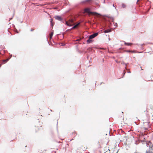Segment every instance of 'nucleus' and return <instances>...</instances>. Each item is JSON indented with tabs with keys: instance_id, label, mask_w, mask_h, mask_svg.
<instances>
[{
	"instance_id": "20",
	"label": "nucleus",
	"mask_w": 153,
	"mask_h": 153,
	"mask_svg": "<svg viewBox=\"0 0 153 153\" xmlns=\"http://www.w3.org/2000/svg\"><path fill=\"white\" fill-rule=\"evenodd\" d=\"M115 25H116V26H117V23H116L115 24Z\"/></svg>"
},
{
	"instance_id": "4",
	"label": "nucleus",
	"mask_w": 153,
	"mask_h": 153,
	"mask_svg": "<svg viewBox=\"0 0 153 153\" xmlns=\"http://www.w3.org/2000/svg\"><path fill=\"white\" fill-rule=\"evenodd\" d=\"M65 23L68 26H72L74 24V20L72 19H71L68 21H66Z\"/></svg>"
},
{
	"instance_id": "17",
	"label": "nucleus",
	"mask_w": 153,
	"mask_h": 153,
	"mask_svg": "<svg viewBox=\"0 0 153 153\" xmlns=\"http://www.w3.org/2000/svg\"><path fill=\"white\" fill-rule=\"evenodd\" d=\"M52 21H53V19H51V25L52 26V27L53 26V23L52 22Z\"/></svg>"
},
{
	"instance_id": "25",
	"label": "nucleus",
	"mask_w": 153,
	"mask_h": 153,
	"mask_svg": "<svg viewBox=\"0 0 153 153\" xmlns=\"http://www.w3.org/2000/svg\"><path fill=\"white\" fill-rule=\"evenodd\" d=\"M113 6L114 7V4H113Z\"/></svg>"
},
{
	"instance_id": "6",
	"label": "nucleus",
	"mask_w": 153,
	"mask_h": 153,
	"mask_svg": "<svg viewBox=\"0 0 153 153\" xmlns=\"http://www.w3.org/2000/svg\"><path fill=\"white\" fill-rule=\"evenodd\" d=\"M54 18L56 19L57 20L59 21H61L62 20V17L59 16H55Z\"/></svg>"
},
{
	"instance_id": "13",
	"label": "nucleus",
	"mask_w": 153,
	"mask_h": 153,
	"mask_svg": "<svg viewBox=\"0 0 153 153\" xmlns=\"http://www.w3.org/2000/svg\"><path fill=\"white\" fill-rule=\"evenodd\" d=\"M125 44L126 45L129 46L131 45L132 44L129 43H125Z\"/></svg>"
},
{
	"instance_id": "16",
	"label": "nucleus",
	"mask_w": 153,
	"mask_h": 153,
	"mask_svg": "<svg viewBox=\"0 0 153 153\" xmlns=\"http://www.w3.org/2000/svg\"><path fill=\"white\" fill-rule=\"evenodd\" d=\"M127 52H132V53H135V51H127Z\"/></svg>"
},
{
	"instance_id": "22",
	"label": "nucleus",
	"mask_w": 153,
	"mask_h": 153,
	"mask_svg": "<svg viewBox=\"0 0 153 153\" xmlns=\"http://www.w3.org/2000/svg\"><path fill=\"white\" fill-rule=\"evenodd\" d=\"M39 152H40V153H42V152H40V149L39 150Z\"/></svg>"
},
{
	"instance_id": "1",
	"label": "nucleus",
	"mask_w": 153,
	"mask_h": 153,
	"mask_svg": "<svg viewBox=\"0 0 153 153\" xmlns=\"http://www.w3.org/2000/svg\"><path fill=\"white\" fill-rule=\"evenodd\" d=\"M7 57L8 55L4 51H0V67L2 64H5L9 60Z\"/></svg>"
},
{
	"instance_id": "9",
	"label": "nucleus",
	"mask_w": 153,
	"mask_h": 153,
	"mask_svg": "<svg viewBox=\"0 0 153 153\" xmlns=\"http://www.w3.org/2000/svg\"><path fill=\"white\" fill-rule=\"evenodd\" d=\"M93 42V40L91 39H89L87 41V43H91Z\"/></svg>"
},
{
	"instance_id": "18",
	"label": "nucleus",
	"mask_w": 153,
	"mask_h": 153,
	"mask_svg": "<svg viewBox=\"0 0 153 153\" xmlns=\"http://www.w3.org/2000/svg\"><path fill=\"white\" fill-rule=\"evenodd\" d=\"M91 0H86L85 1V2H89L91 1Z\"/></svg>"
},
{
	"instance_id": "11",
	"label": "nucleus",
	"mask_w": 153,
	"mask_h": 153,
	"mask_svg": "<svg viewBox=\"0 0 153 153\" xmlns=\"http://www.w3.org/2000/svg\"><path fill=\"white\" fill-rule=\"evenodd\" d=\"M79 23L76 24V25H75L74 26V27H72V28L71 29H74L76 28L77 27V26L79 25Z\"/></svg>"
},
{
	"instance_id": "8",
	"label": "nucleus",
	"mask_w": 153,
	"mask_h": 153,
	"mask_svg": "<svg viewBox=\"0 0 153 153\" xmlns=\"http://www.w3.org/2000/svg\"><path fill=\"white\" fill-rule=\"evenodd\" d=\"M81 148L82 149V150L84 151L86 149H87V146L85 145H83L82 146V147H81Z\"/></svg>"
},
{
	"instance_id": "23",
	"label": "nucleus",
	"mask_w": 153,
	"mask_h": 153,
	"mask_svg": "<svg viewBox=\"0 0 153 153\" xmlns=\"http://www.w3.org/2000/svg\"><path fill=\"white\" fill-rule=\"evenodd\" d=\"M33 30H33V29H31V31H33Z\"/></svg>"
},
{
	"instance_id": "27",
	"label": "nucleus",
	"mask_w": 153,
	"mask_h": 153,
	"mask_svg": "<svg viewBox=\"0 0 153 153\" xmlns=\"http://www.w3.org/2000/svg\"><path fill=\"white\" fill-rule=\"evenodd\" d=\"M11 56H10V58H11Z\"/></svg>"
},
{
	"instance_id": "12",
	"label": "nucleus",
	"mask_w": 153,
	"mask_h": 153,
	"mask_svg": "<svg viewBox=\"0 0 153 153\" xmlns=\"http://www.w3.org/2000/svg\"><path fill=\"white\" fill-rule=\"evenodd\" d=\"M111 31V30H109V29H108V30H105L104 31V33H108V32H110Z\"/></svg>"
},
{
	"instance_id": "3",
	"label": "nucleus",
	"mask_w": 153,
	"mask_h": 153,
	"mask_svg": "<svg viewBox=\"0 0 153 153\" xmlns=\"http://www.w3.org/2000/svg\"><path fill=\"white\" fill-rule=\"evenodd\" d=\"M90 9L89 8H86L84 9V12L88 13L89 14L91 15H98L99 14L95 12H91L90 11Z\"/></svg>"
},
{
	"instance_id": "5",
	"label": "nucleus",
	"mask_w": 153,
	"mask_h": 153,
	"mask_svg": "<svg viewBox=\"0 0 153 153\" xmlns=\"http://www.w3.org/2000/svg\"><path fill=\"white\" fill-rule=\"evenodd\" d=\"M98 33H95L91 35L89 37V38L90 39H92L94 38L95 37L97 36Z\"/></svg>"
},
{
	"instance_id": "15",
	"label": "nucleus",
	"mask_w": 153,
	"mask_h": 153,
	"mask_svg": "<svg viewBox=\"0 0 153 153\" xmlns=\"http://www.w3.org/2000/svg\"><path fill=\"white\" fill-rule=\"evenodd\" d=\"M126 5L124 4H122V7L123 8H125L126 7Z\"/></svg>"
},
{
	"instance_id": "24",
	"label": "nucleus",
	"mask_w": 153,
	"mask_h": 153,
	"mask_svg": "<svg viewBox=\"0 0 153 153\" xmlns=\"http://www.w3.org/2000/svg\"><path fill=\"white\" fill-rule=\"evenodd\" d=\"M140 0H137V2H138V1H139Z\"/></svg>"
},
{
	"instance_id": "14",
	"label": "nucleus",
	"mask_w": 153,
	"mask_h": 153,
	"mask_svg": "<svg viewBox=\"0 0 153 153\" xmlns=\"http://www.w3.org/2000/svg\"><path fill=\"white\" fill-rule=\"evenodd\" d=\"M146 153H153V152L152 151H150L149 150L148 151H147L146 152Z\"/></svg>"
},
{
	"instance_id": "21",
	"label": "nucleus",
	"mask_w": 153,
	"mask_h": 153,
	"mask_svg": "<svg viewBox=\"0 0 153 153\" xmlns=\"http://www.w3.org/2000/svg\"><path fill=\"white\" fill-rule=\"evenodd\" d=\"M81 40V39H77V40L78 41H79Z\"/></svg>"
},
{
	"instance_id": "19",
	"label": "nucleus",
	"mask_w": 153,
	"mask_h": 153,
	"mask_svg": "<svg viewBox=\"0 0 153 153\" xmlns=\"http://www.w3.org/2000/svg\"><path fill=\"white\" fill-rule=\"evenodd\" d=\"M7 31L8 32L10 33V28H8L7 29Z\"/></svg>"
},
{
	"instance_id": "26",
	"label": "nucleus",
	"mask_w": 153,
	"mask_h": 153,
	"mask_svg": "<svg viewBox=\"0 0 153 153\" xmlns=\"http://www.w3.org/2000/svg\"><path fill=\"white\" fill-rule=\"evenodd\" d=\"M9 21H10V18L9 19Z\"/></svg>"
},
{
	"instance_id": "10",
	"label": "nucleus",
	"mask_w": 153,
	"mask_h": 153,
	"mask_svg": "<svg viewBox=\"0 0 153 153\" xmlns=\"http://www.w3.org/2000/svg\"><path fill=\"white\" fill-rule=\"evenodd\" d=\"M53 32H51L50 35L49 36V38L50 39H51L52 38V37L53 35Z\"/></svg>"
},
{
	"instance_id": "7",
	"label": "nucleus",
	"mask_w": 153,
	"mask_h": 153,
	"mask_svg": "<svg viewBox=\"0 0 153 153\" xmlns=\"http://www.w3.org/2000/svg\"><path fill=\"white\" fill-rule=\"evenodd\" d=\"M150 144L149 145V150L150 151H152L153 152V144H151L152 143L150 142Z\"/></svg>"
},
{
	"instance_id": "2",
	"label": "nucleus",
	"mask_w": 153,
	"mask_h": 153,
	"mask_svg": "<svg viewBox=\"0 0 153 153\" xmlns=\"http://www.w3.org/2000/svg\"><path fill=\"white\" fill-rule=\"evenodd\" d=\"M33 130L36 132H38L43 129L42 126H35L33 128Z\"/></svg>"
}]
</instances>
